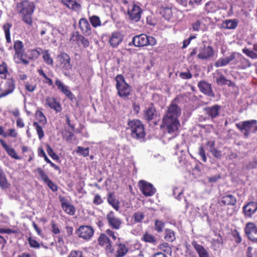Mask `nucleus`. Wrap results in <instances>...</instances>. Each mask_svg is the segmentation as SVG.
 I'll return each instance as SVG.
<instances>
[{
	"label": "nucleus",
	"instance_id": "33",
	"mask_svg": "<svg viewBox=\"0 0 257 257\" xmlns=\"http://www.w3.org/2000/svg\"><path fill=\"white\" fill-rule=\"evenodd\" d=\"M239 64L238 65L239 68L241 69H245L251 66V63L250 61L244 58L241 54L239 53H236V58Z\"/></svg>",
	"mask_w": 257,
	"mask_h": 257
},
{
	"label": "nucleus",
	"instance_id": "29",
	"mask_svg": "<svg viewBox=\"0 0 257 257\" xmlns=\"http://www.w3.org/2000/svg\"><path fill=\"white\" fill-rule=\"evenodd\" d=\"M191 244L197 252L199 257H210L208 251L203 246L198 244L197 241H192Z\"/></svg>",
	"mask_w": 257,
	"mask_h": 257
},
{
	"label": "nucleus",
	"instance_id": "42",
	"mask_svg": "<svg viewBox=\"0 0 257 257\" xmlns=\"http://www.w3.org/2000/svg\"><path fill=\"white\" fill-rule=\"evenodd\" d=\"M164 238L168 241L173 242L176 239L175 234L173 230L167 228L165 229Z\"/></svg>",
	"mask_w": 257,
	"mask_h": 257
},
{
	"label": "nucleus",
	"instance_id": "56",
	"mask_svg": "<svg viewBox=\"0 0 257 257\" xmlns=\"http://www.w3.org/2000/svg\"><path fill=\"white\" fill-rule=\"evenodd\" d=\"M159 247L160 249L162 250L165 252L170 253H172V248L167 242H164L160 244Z\"/></svg>",
	"mask_w": 257,
	"mask_h": 257
},
{
	"label": "nucleus",
	"instance_id": "30",
	"mask_svg": "<svg viewBox=\"0 0 257 257\" xmlns=\"http://www.w3.org/2000/svg\"><path fill=\"white\" fill-rule=\"evenodd\" d=\"M236 58V53H232L231 55L225 58H221L218 59L214 63L216 67H222L227 65L230 61Z\"/></svg>",
	"mask_w": 257,
	"mask_h": 257
},
{
	"label": "nucleus",
	"instance_id": "7",
	"mask_svg": "<svg viewBox=\"0 0 257 257\" xmlns=\"http://www.w3.org/2000/svg\"><path fill=\"white\" fill-rule=\"evenodd\" d=\"M132 42L135 47H141L148 45L154 46L157 43L156 39L144 34L135 36Z\"/></svg>",
	"mask_w": 257,
	"mask_h": 257
},
{
	"label": "nucleus",
	"instance_id": "24",
	"mask_svg": "<svg viewBox=\"0 0 257 257\" xmlns=\"http://www.w3.org/2000/svg\"><path fill=\"white\" fill-rule=\"evenodd\" d=\"M218 203L221 206H234L236 204L237 199L233 195L226 194L221 197Z\"/></svg>",
	"mask_w": 257,
	"mask_h": 257
},
{
	"label": "nucleus",
	"instance_id": "62",
	"mask_svg": "<svg viewBox=\"0 0 257 257\" xmlns=\"http://www.w3.org/2000/svg\"><path fill=\"white\" fill-rule=\"evenodd\" d=\"M102 203L103 200L101 198L100 195L98 194H95L93 199V203L96 205H99Z\"/></svg>",
	"mask_w": 257,
	"mask_h": 257
},
{
	"label": "nucleus",
	"instance_id": "54",
	"mask_svg": "<svg viewBox=\"0 0 257 257\" xmlns=\"http://www.w3.org/2000/svg\"><path fill=\"white\" fill-rule=\"evenodd\" d=\"M50 225L51 226V231L53 233L58 234L60 233V229L55 221L53 220H52L51 221Z\"/></svg>",
	"mask_w": 257,
	"mask_h": 257
},
{
	"label": "nucleus",
	"instance_id": "46",
	"mask_svg": "<svg viewBox=\"0 0 257 257\" xmlns=\"http://www.w3.org/2000/svg\"><path fill=\"white\" fill-rule=\"evenodd\" d=\"M89 21L92 26L94 28H96L97 27L100 26L101 25L100 19L99 17L97 16L93 15L89 17Z\"/></svg>",
	"mask_w": 257,
	"mask_h": 257
},
{
	"label": "nucleus",
	"instance_id": "6",
	"mask_svg": "<svg viewBox=\"0 0 257 257\" xmlns=\"http://www.w3.org/2000/svg\"><path fill=\"white\" fill-rule=\"evenodd\" d=\"M14 49L15 54L14 58L17 64L22 63L25 65L29 64V61L24 59L25 48L23 43L20 40H17L14 42Z\"/></svg>",
	"mask_w": 257,
	"mask_h": 257
},
{
	"label": "nucleus",
	"instance_id": "49",
	"mask_svg": "<svg viewBox=\"0 0 257 257\" xmlns=\"http://www.w3.org/2000/svg\"><path fill=\"white\" fill-rule=\"evenodd\" d=\"M205 9L207 13L215 12L216 11V7L214 3L212 1L207 2L205 4Z\"/></svg>",
	"mask_w": 257,
	"mask_h": 257
},
{
	"label": "nucleus",
	"instance_id": "21",
	"mask_svg": "<svg viewBox=\"0 0 257 257\" xmlns=\"http://www.w3.org/2000/svg\"><path fill=\"white\" fill-rule=\"evenodd\" d=\"M143 116L144 119L148 122L158 116V112L153 103H151L149 106L144 111Z\"/></svg>",
	"mask_w": 257,
	"mask_h": 257
},
{
	"label": "nucleus",
	"instance_id": "19",
	"mask_svg": "<svg viewBox=\"0 0 257 257\" xmlns=\"http://www.w3.org/2000/svg\"><path fill=\"white\" fill-rule=\"evenodd\" d=\"M221 106L218 104H215L211 106H207L204 108L203 110L205 114L208 117L213 120L219 115V111L221 110Z\"/></svg>",
	"mask_w": 257,
	"mask_h": 257
},
{
	"label": "nucleus",
	"instance_id": "36",
	"mask_svg": "<svg viewBox=\"0 0 257 257\" xmlns=\"http://www.w3.org/2000/svg\"><path fill=\"white\" fill-rule=\"evenodd\" d=\"M238 22L235 19L226 20L223 23L222 28L225 29H234L237 26Z\"/></svg>",
	"mask_w": 257,
	"mask_h": 257
},
{
	"label": "nucleus",
	"instance_id": "37",
	"mask_svg": "<svg viewBox=\"0 0 257 257\" xmlns=\"http://www.w3.org/2000/svg\"><path fill=\"white\" fill-rule=\"evenodd\" d=\"M142 241L145 242L155 244L157 242V239L153 235L146 232L141 238Z\"/></svg>",
	"mask_w": 257,
	"mask_h": 257
},
{
	"label": "nucleus",
	"instance_id": "3",
	"mask_svg": "<svg viewBox=\"0 0 257 257\" xmlns=\"http://www.w3.org/2000/svg\"><path fill=\"white\" fill-rule=\"evenodd\" d=\"M122 3L127 8V15L129 20L133 22H139L143 13L140 3L132 0H122Z\"/></svg>",
	"mask_w": 257,
	"mask_h": 257
},
{
	"label": "nucleus",
	"instance_id": "35",
	"mask_svg": "<svg viewBox=\"0 0 257 257\" xmlns=\"http://www.w3.org/2000/svg\"><path fill=\"white\" fill-rule=\"evenodd\" d=\"M108 203L117 211H119L120 206L119 201L115 198L113 193H110L107 197Z\"/></svg>",
	"mask_w": 257,
	"mask_h": 257
},
{
	"label": "nucleus",
	"instance_id": "38",
	"mask_svg": "<svg viewBox=\"0 0 257 257\" xmlns=\"http://www.w3.org/2000/svg\"><path fill=\"white\" fill-rule=\"evenodd\" d=\"M215 235L217 236V238L213 239L212 240L211 243L212 246L214 247L215 249H216L222 246L223 244V240L222 237L219 233L216 234Z\"/></svg>",
	"mask_w": 257,
	"mask_h": 257
},
{
	"label": "nucleus",
	"instance_id": "27",
	"mask_svg": "<svg viewBox=\"0 0 257 257\" xmlns=\"http://www.w3.org/2000/svg\"><path fill=\"white\" fill-rule=\"evenodd\" d=\"M79 28L81 33L89 36L91 35V28L88 21L85 18H81L79 21Z\"/></svg>",
	"mask_w": 257,
	"mask_h": 257
},
{
	"label": "nucleus",
	"instance_id": "48",
	"mask_svg": "<svg viewBox=\"0 0 257 257\" xmlns=\"http://www.w3.org/2000/svg\"><path fill=\"white\" fill-rule=\"evenodd\" d=\"M145 217V215L143 212H136L134 213L132 218L134 220L135 223H141Z\"/></svg>",
	"mask_w": 257,
	"mask_h": 257
},
{
	"label": "nucleus",
	"instance_id": "43",
	"mask_svg": "<svg viewBox=\"0 0 257 257\" xmlns=\"http://www.w3.org/2000/svg\"><path fill=\"white\" fill-rule=\"evenodd\" d=\"M217 74L218 77L216 78V81L218 85H224L227 84V82H230V81L227 80L220 72L217 71Z\"/></svg>",
	"mask_w": 257,
	"mask_h": 257
},
{
	"label": "nucleus",
	"instance_id": "47",
	"mask_svg": "<svg viewBox=\"0 0 257 257\" xmlns=\"http://www.w3.org/2000/svg\"><path fill=\"white\" fill-rule=\"evenodd\" d=\"M9 185L6 176L3 171L0 173V187L3 189H6L8 187Z\"/></svg>",
	"mask_w": 257,
	"mask_h": 257
},
{
	"label": "nucleus",
	"instance_id": "5",
	"mask_svg": "<svg viewBox=\"0 0 257 257\" xmlns=\"http://www.w3.org/2000/svg\"><path fill=\"white\" fill-rule=\"evenodd\" d=\"M114 79L118 95L124 99L127 98L132 91L131 86L126 82L124 76L121 74L117 75Z\"/></svg>",
	"mask_w": 257,
	"mask_h": 257
},
{
	"label": "nucleus",
	"instance_id": "22",
	"mask_svg": "<svg viewBox=\"0 0 257 257\" xmlns=\"http://www.w3.org/2000/svg\"><path fill=\"white\" fill-rule=\"evenodd\" d=\"M55 84L58 89L63 94H64L70 100L73 101L75 99V96L71 90L69 89L68 87L65 85L60 80L57 79L55 81Z\"/></svg>",
	"mask_w": 257,
	"mask_h": 257
},
{
	"label": "nucleus",
	"instance_id": "44",
	"mask_svg": "<svg viewBox=\"0 0 257 257\" xmlns=\"http://www.w3.org/2000/svg\"><path fill=\"white\" fill-rule=\"evenodd\" d=\"M230 234L232 237L233 240L237 244H239L242 241V238L240 235L239 232L236 229H231Z\"/></svg>",
	"mask_w": 257,
	"mask_h": 257
},
{
	"label": "nucleus",
	"instance_id": "50",
	"mask_svg": "<svg viewBox=\"0 0 257 257\" xmlns=\"http://www.w3.org/2000/svg\"><path fill=\"white\" fill-rule=\"evenodd\" d=\"M46 151L49 156L53 160L56 161L59 160V156L54 152L51 146L48 144L46 145Z\"/></svg>",
	"mask_w": 257,
	"mask_h": 257
},
{
	"label": "nucleus",
	"instance_id": "10",
	"mask_svg": "<svg viewBox=\"0 0 257 257\" xmlns=\"http://www.w3.org/2000/svg\"><path fill=\"white\" fill-rule=\"evenodd\" d=\"M94 230L89 225H81L76 230L77 236L83 240L88 241L91 239L93 236Z\"/></svg>",
	"mask_w": 257,
	"mask_h": 257
},
{
	"label": "nucleus",
	"instance_id": "8",
	"mask_svg": "<svg viewBox=\"0 0 257 257\" xmlns=\"http://www.w3.org/2000/svg\"><path fill=\"white\" fill-rule=\"evenodd\" d=\"M35 115L38 121L34 122L33 125L37 131L39 140H41L45 136L43 126L47 124V120L43 112L40 110H37Z\"/></svg>",
	"mask_w": 257,
	"mask_h": 257
},
{
	"label": "nucleus",
	"instance_id": "57",
	"mask_svg": "<svg viewBox=\"0 0 257 257\" xmlns=\"http://www.w3.org/2000/svg\"><path fill=\"white\" fill-rule=\"evenodd\" d=\"M76 152L82 155L84 157H87L89 155V148H84L82 147L78 146L77 148Z\"/></svg>",
	"mask_w": 257,
	"mask_h": 257
},
{
	"label": "nucleus",
	"instance_id": "1",
	"mask_svg": "<svg viewBox=\"0 0 257 257\" xmlns=\"http://www.w3.org/2000/svg\"><path fill=\"white\" fill-rule=\"evenodd\" d=\"M175 101V99L167 107L160 125L161 128L166 127L170 134H176L181 125L178 118L181 114V109Z\"/></svg>",
	"mask_w": 257,
	"mask_h": 257
},
{
	"label": "nucleus",
	"instance_id": "52",
	"mask_svg": "<svg viewBox=\"0 0 257 257\" xmlns=\"http://www.w3.org/2000/svg\"><path fill=\"white\" fill-rule=\"evenodd\" d=\"M30 247L33 248L38 249L40 247V244L36 239L30 236L27 239Z\"/></svg>",
	"mask_w": 257,
	"mask_h": 257
},
{
	"label": "nucleus",
	"instance_id": "14",
	"mask_svg": "<svg viewBox=\"0 0 257 257\" xmlns=\"http://www.w3.org/2000/svg\"><path fill=\"white\" fill-rule=\"evenodd\" d=\"M214 51L212 46L204 45L199 49V53L197 57L203 60H208L213 57Z\"/></svg>",
	"mask_w": 257,
	"mask_h": 257
},
{
	"label": "nucleus",
	"instance_id": "41",
	"mask_svg": "<svg viewBox=\"0 0 257 257\" xmlns=\"http://www.w3.org/2000/svg\"><path fill=\"white\" fill-rule=\"evenodd\" d=\"M12 25L10 23H7L3 25V28L5 32L6 41L8 43H11L10 29Z\"/></svg>",
	"mask_w": 257,
	"mask_h": 257
},
{
	"label": "nucleus",
	"instance_id": "28",
	"mask_svg": "<svg viewBox=\"0 0 257 257\" xmlns=\"http://www.w3.org/2000/svg\"><path fill=\"white\" fill-rule=\"evenodd\" d=\"M123 39V36L119 32H114L111 34L109 39L110 45L112 47H116L121 43Z\"/></svg>",
	"mask_w": 257,
	"mask_h": 257
},
{
	"label": "nucleus",
	"instance_id": "26",
	"mask_svg": "<svg viewBox=\"0 0 257 257\" xmlns=\"http://www.w3.org/2000/svg\"><path fill=\"white\" fill-rule=\"evenodd\" d=\"M61 207L64 211L68 215H73L75 214L76 209L75 207L69 203L64 197L60 198Z\"/></svg>",
	"mask_w": 257,
	"mask_h": 257
},
{
	"label": "nucleus",
	"instance_id": "60",
	"mask_svg": "<svg viewBox=\"0 0 257 257\" xmlns=\"http://www.w3.org/2000/svg\"><path fill=\"white\" fill-rule=\"evenodd\" d=\"M201 3L202 0H189L188 5L191 8L190 10L196 8V6L200 5Z\"/></svg>",
	"mask_w": 257,
	"mask_h": 257
},
{
	"label": "nucleus",
	"instance_id": "12",
	"mask_svg": "<svg viewBox=\"0 0 257 257\" xmlns=\"http://www.w3.org/2000/svg\"><path fill=\"white\" fill-rule=\"evenodd\" d=\"M173 11L180 12L176 8H173L172 5L163 4L158 8L159 14L165 20L170 21L173 17Z\"/></svg>",
	"mask_w": 257,
	"mask_h": 257
},
{
	"label": "nucleus",
	"instance_id": "15",
	"mask_svg": "<svg viewBox=\"0 0 257 257\" xmlns=\"http://www.w3.org/2000/svg\"><path fill=\"white\" fill-rule=\"evenodd\" d=\"M106 219L108 225L113 229L118 230L122 225V220L117 217L114 212L110 211L106 215Z\"/></svg>",
	"mask_w": 257,
	"mask_h": 257
},
{
	"label": "nucleus",
	"instance_id": "16",
	"mask_svg": "<svg viewBox=\"0 0 257 257\" xmlns=\"http://www.w3.org/2000/svg\"><path fill=\"white\" fill-rule=\"evenodd\" d=\"M5 89L0 91V99L12 94L16 87V82L13 78H8L5 84Z\"/></svg>",
	"mask_w": 257,
	"mask_h": 257
},
{
	"label": "nucleus",
	"instance_id": "20",
	"mask_svg": "<svg viewBox=\"0 0 257 257\" xmlns=\"http://www.w3.org/2000/svg\"><path fill=\"white\" fill-rule=\"evenodd\" d=\"M198 87L200 91L203 94L210 97H214L215 94L211 84L204 80H201L198 83Z\"/></svg>",
	"mask_w": 257,
	"mask_h": 257
},
{
	"label": "nucleus",
	"instance_id": "63",
	"mask_svg": "<svg viewBox=\"0 0 257 257\" xmlns=\"http://www.w3.org/2000/svg\"><path fill=\"white\" fill-rule=\"evenodd\" d=\"M183 194V191L179 190L177 187L174 188L173 189V194L174 196L178 200L180 199V196Z\"/></svg>",
	"mask_w": 257,
	"mask_h": 257
},
{
	"label": "nucleus",
	"instance_id": "25",
	"mask_svg": "<svg viewBox=\"0 0 257 257\" xmlns=\"http://www.w3.org/2000/svg\"><path fill=\"white\" fill-rule=\"evenodd\" d=\"M41 51H42V49L41 48L29 49L25 53L24 59L27 60L29 63L30 61H34L37 59L41 55Z\"/></svg>",
	"mask_w": 257,
	"mask_h": 257
},
{
	"label": "nucleus",
	"instance_id": "13",
	"mask_svg": "<svg viewBox=\"0 0 257 257\" xmlns=\"http://www.w3.org/2000/svg\"><path fill=\"white\" fill-rule=\"evenodd\" d=\"M244 233L249 240L257 242V226L254 223L247 222L244 228Z\"/></svg>",
	"mask_w": 257,
	"mask_h": 257
},
{
	"label": "nucleus",
	"instance_id": "58",
	"mask_svg": "<svg viewBox=\"0 0 257 257\" xmlns=\"http://www.w3.org/2000/svg\"><path fill=\"white\" fill-rule=\"evenodd\" d=\"M82 35L79 34V33L77 32L75 34L72 35L70 40L75 42V43L79 46H80V37H82Z\"/></svg>",
	"mask_w": 257,
	"mask_h": 257
},
{
	"label": "nucleus",
	"instance_id": "23",
	"mask_svg": "<svg viewBox=\"0 0 257 257\" xmlns=\"http://www.w3.org/2000/svg\"><path fill=\"white\" fill-rule=\"evenodd\" d=\"M46 105L49 108L53 109L56 112H60L62 111V107L59 101L54 97L48 96L46 98Z\"/></svg>",
	"mask_w": 257,
	"mask_h": 257
},
{
	"label": "nucleus",
	"instance_id": "31",
	"mask_svg": "<svg viewBox=\"0 0 257 257\" xmlns=\"http://www.w3.org/2000/svg\"><path fill=\"white\" fill-rule=\"evenodd\" d=\"M61 3L69 9L77 11L81 9V5L76 0H61Z\"/></svg>",
	"mask_w": 257,
	"mask_h": 257
},
{
	"label": "nucleus",
	"instance_id": "2",
	"mask_svg": "<svg viewBox=\"0 0 257 257\" xmlns=\"http://www.w3.org/2000/svg\"><path fill=\"white\" fill-rule=\"evenodd\" d=\"M36 8V3L29 0H21L16 5V10L22 21L29 26L33 25V16Z\"/></svg>",
	"mask_w": 257,
	"mask_h": 257
},
{
	"label": "nucleus",
	"instance_id": "45",
	"mask_svg": "<svg viewBox=\"0 0 257 257\" xmlns=\"http://www.w3.org/2000/svg\"><path fill=\"white\" fill-rule=\"evenodd\" d=\"M35 172H37L38 174V175L40 177L41 180L45 183L49 180L48 176L47 175L46 172L41 168L38 167L35 170Z\"/></svg>",
	"mask_w": 257,
	"mask_h": 257
},
{
	"label": "nucleus",
	"instance_id": "18",
	"mask_svg": "<svg viewBox=\"0 0 257 257\" xmlns=\"http://www.w3.org/2000/svg\"><path fill=\"white\" fill-rule=\"evenodd\" d=\"M60 67L63 70H69L72 69L71 59L69 55L65 52L61 53L58 56Z\"/></svg>",
	"mask_w": 257,
	"mask_h": 257
},
{
	"label": "nucleus",
	"instance_id": "53",
	"mask_svg": "<svg viewBox=\"0 0 257 257\" xmlns=\"http://www.w3.org/2000/svg\"><path fill=\"white\" fill-rule=\"evenodd\" d=\"M38 72L40 76H41L45 78V80L43 81L44 83H46L50 86L53 85V81L52 79L48 77L47 75L44 73V71L42 69H38Z\"/></svg>",
	"mask_w": 257,
	"mask_h": 257
},
{
	"label": "nucleus",
	"instance_id": "59",
	"mask_svg": "<svg viewBox=\"0 0 257 257\" xmlns=\"http://www.w3.org/2000/svg\"><path fill=\"white\" fill-rule=\"evenodd\" d=\"M198 154L201 157V159L203 162H206L207 161V157L206 156L205 151L204 150L203 145H201L199 147Z\"/></svg>",
	"mask_w": 257,
	"mask_h": 257
},
{
	"label": "nucleus",
	"instance_id": "51",
	"mask_svg": "<svg viewBox=\"0 0 257 257\" xmlns=\"http://www.w3.org/2000/svg\"><path fill=\"white\" fill-rule=\"evenodd\" d=\"M165 226V223L162 221L156 219L155 222V229L158 232L160 233L163 231Z\"/></svg>",
	"mask_w": 257,
	"mask_h": 257
},
{
	"label": "nucleus",
	"instance_id": "17",
	"mask_svg": "<svg viewBox=\"0 0 257 257\" xmlns=\"http://www.w3.org/2000/svg\"><path fill=\"white\" fill-rule=\"evenodd\" d=\"M140 191L145 196H151L156 192V189L153 185L144 180H140L139 182Z\"/></svg>",
	"mask_w": 257,
	"mask_h": 257
},
{
	"label": "nucleus",
	"instance_id": "34",
	"mask_svg": "<svg viewBox=\"0 0 257 257\" xmlns=\"http://www.w3.org/2000/svg\"><path fill=\"white\" fill-rule=\"evenodd\" d=\"M0 143L7 154L12 158L16 160L21 159V158L17 155L15 150L13 148L9 147L4 140L1 139Z\"/></svg>",
	"mask_w": 257,
	"mask_h": 257
},
{
	"label": "nucleus",
	"instance_id": "39",
	"mask_svg": "<svg viewBox=\"0 0 257 257\" xmlns=\"http://www.w3.org/2000/svg\"><path fill=\"white\" fill-rule=\"evenodd\" d=\"M42 53L43 54L42 58L43 61L45 63L52 66L53 65V60L50 56L49 50H45L44 51H42Z\"/></svg>",
	"mask_w": 257,
	"mask_h": 257
},
{
	"label": "nucleus",
	"instance_id": "4",
	"mask_svg": "<svg viewBox=\"0 0 257 257\" xmlns=\"http://www.w3.org/2000/svg\"><path fill=\"white\" fill-rule=\"evenodd\" d=\"M128 129L131 131V137L136 140L144 139L146 136L144 124L139 119L130 120L127 122Z\"/></svg>",
	"mask_w": 257,
	"mask_h": 257
},
{
	"label": "nucleus",
	"instance_id": "55",
	"mask_svg": "<svg viewBox=\"0 0 257 257\" xmlns=\"http://www.w3.org/2000/svg\"><path fill=\"white\" fill-rule=\"evenodd\" d=\"M242 51L244 54L250 58L252 59H257V53H255L253 51L246 48L243 49Z\"/></svg>",
	"mask_w": 257,
	"mask_h": 257
},
{
	"label": "nucleus",
	"instance_id": "40",
	"mask_svg": "<svg viewBox=\"0 0 257 257\" xmlns=\"http://www.w3.org/2000/svg\"><path fill=\"white\" fill-rule=\"evenodd\" d=\"M9 75L7 64L6 62H3L0 65V78L6 79L7 76Z\"/></svg>",
	"mask_w": 257,
	"mask_h": 257
},
{
	"label": "nucleus",
	"instance_id": "9",
	"mask_svg": "<svg viewBox=\"0 0 257 257\" xmlns=\"http://www.w3.org/2000/svg\"><path fill=\"white\" fill-rule=\"evenodd\" d=\"M97 243L100 246L104 248L106 254L109 255L114 253V248L113 243L105 233H101L97 238Z\"/></svg>",
	"mask_w": 257,
	"mask_h": 257
},
{
	"label": "nucleus",
	"instance_id": "11",
	"mask_svg": "<svg viewBox=\"0 0 257 257\" xmlns=\"http://www.w3.org/2000/svg\"><path fill=\"white\" fill-rule=\"evenodd\" d=\"M256 123V120L250 119L236 123L235 126L241 132H243L244 137L247 138L250 134V130L252 125Z\"/></svg>",
	"mask_w": 257,
	"mask_h": 257
},
{
	"label": "nucleus",
	"instance_id": "64",
	"mask_svg": "<svg viewBox=\"0 0 257 257\" xmlns=\"http://www.w3.org/2000/svg\"><path fill=\"white\" fill-rule=\"evenodd\" d=\"M80 45H82L85 48L89 46L90 43L87 38L84 37L83 35L82 37H80Z\"/></svg>",
	"mask_w": 257,
	"mask_h": 257
},
{
	"label": "nucleus",
	"instance_id": "61",
	"mask_svg": "<svg viewBox=\"0 0 257 257\" xmlns=\"http://www.w3.org/2000/svg\"><path fill=\"white\" fill-rule=\"evenodd\" d=\"M48 187L53 192H56L58 190V187L56 184L54 183L50 179L45 183Z\"/></svg>",
	"mask_w": 257,
	"mask_h": 257
},
{
	"label": "nucleus",
	"instance_id": "32",
	"mask_svg": "<svg viewBox=\"0 0 257 257\" xmlns=\"http://www.w3.org/2000/svg\"><path fill=\"white\" fill-rule=\"evenodd\" d=\"M128 247L122 243L116 244V250L114 255V257H124L128 252Z\"/></svg>",
	"mask_w": 257,
	"mask_h": 257
}]
</instances>
